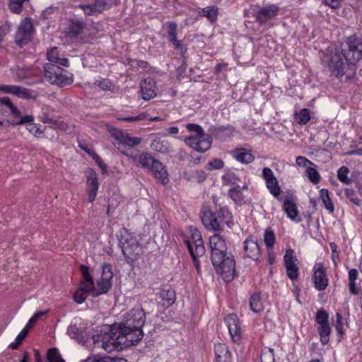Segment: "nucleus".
<instances>
[{
  "mask_svg": "<svg viewBox=\"0 0 362 362\" xmlns=\"http://www.w3.org/2000/svg\"><path fill=\"white\" fill-rule=\"evenodd\" d=\"M146 322V313L141 308H134L124 317L118 330L110 334L93 336L95 346H101L107 352H111L119 345L124 347L136 345L143 337L142 327Z\"/></svg>",
  "mask_w": 362,
  "mask_h": 362,
  "instance_id": "nucleus-1",
  "label": "nucleus"
},
{
  "mask_svg": "<svg viewBox=\"0 0 362 362\" xmlns=\"http://www.w3.org/2000/svg\"><path fill=\"white\" fill-rule=\"evenodd\" d=\"M186 129L194 134L184 139L187 146L200 153H204L211 148V139L209 136L204 134L200 125L189 123L186 125Z\"/></svg>",
  "mask_w": 362,
  "mask_h": 362,
  "instance_id": "nucleus-2",
  "label": "nucleus"
},
{
  "mask_svg": "<svg viewBox=\"0 0 362 362\" xmlns=\"http://www.w3.org/2000/svg\"><path fill=\"white\" fill-rule=\"evenodd\" d=\"M61 65L47 63L44 66L45 76L52 84L65 86L73 83L72 74L62 69Z\"/></svg>",
  "mask_w": 362,
  "mask_h": 362,
  "instance_id": "nucleus-3",
  "label": "nucleus"
},
{
  "mask_svg": "<svg viewBox=\"0 0 362 362\" xmlns=\"http://www.w3.org/2000/svg\"><path fill=\"white\" fill-rule=\"evenodd\" d=\"M218 256V261L214 260V258L211 257L214 267L224 281H232L235 272V261L233 255L226 251L221 253Z\"/></svg>",
  "mask_w": 362,
  "mask_h": 362,
  "instance_id": "nucleus-4",
  "label": "nucleus"
},
{
  "mask_svg": "<svg viewBox=\"0 0 362 362\" xmlns=\"http://www.w3.org/2000/svg\"><path fill=\"white\" fill-rule=\"evenodd\" d=\"M347 49H342L344 58L349 64L355 65L362 58V39L354 35L346 38Z\"/></svg>",
  "mask_w": 362,
  "mask_h": 362,
  "instance_id": "nucleus-5",
  "label": "nucleus"
},
{
  "mask_svg": "<svg viewBox=\"0 0 362 362\" xmlns=\"http://www.w3.org/2000/svg\"><path fill=\"white\" fill-rule=\"evenodd\" d=\"M124 256L130 259H135L142 252V247L136 236L125 231L119 240Z\"/></svg>",
  "mask_w": 362,
  "mask_h": 362,
  "instance_id": "nucleus-6",
  "label": "nucleus"
},
{
  "mask_svg": "<svg viewBox=\"0 0 362 362\" xmlns=\"http://www.w3.org/2000/svg\"><path fill=\"white\" fill-rule=\"evenodd\" d=\"M251 9L256 21L262 25L275 18L279 14L280 8L277 4H266L262 6L253 5Z\"/></svg>",
  "mask_w": 362,
  "mask_h": 362,
  "instance_id": "nucleus-7",
  "label": "nucleus"
},
{
  "mask_svg": "<svg viewBox=\"0 0 362 362\" xmlns=\"http://www.w3.org/2000/svg\"><path fill=\"white\" fill-rule=\"evenodd\" d=\"M113 277L112 266L110 264L105 263L102 266V274L97 284L100 289L98 292L93 293V297H97L100 294L107 293L112 287L111 280Z\"/></svg>",
  "mask_w": 362,
  "mask_h": 362,
  "instance_id": "nucleus-8",
  "label": "nucleus"
},
{
  "mask_svg": "<svg viewBox=\"0 0 362 362\" xmlns=\"http://www.w3.org/2000/svg\"><path fill=\"white\" fill-rule=\"evenodd\" d=\"M33 33V23L29 19H25L18 26L15 35V41L19 46L26 45L32 38Z\"/></svg>",
  "mask_w": 362,
  "mask_h": 362,
  "instance_id": "nucleus-9",
  "label": "nucleus"
},
{
  "mask_svg": "<svg viewBox=\"0 0 362 362\" xmlns=\"http://www.w3.org/2000/svg\"><path fill=\"white\" fill-rule=\"evenodd\" d=\"M342 53L337 52L333 54L328 63V66L332 73H333L337 77L339 78L343 76L347 73V69L351 64H349L346 62L345 64L343 62Z\"/></svg>",
  "mask_w": 362,
  "mask_h": 362,
  "instance_id": "nucleus-10",
  "label": "nucleus"
},
{
  "mask_svg": "<svg viewBox=\"0 0 362 362\" xmlns=\"http://www.w3.org/2000/svg\"><path fill=\"white\" fill-rule=\"evenodd\" d=\"M0 91L23 99H35L37 96L35 91L15 85H0Z\"/></svg>",
  "mask_w": 362,
  "mask_h": 362,
  "instance_id": "nucleus-11",
  "label": "nucleus"
},
{
  "mask_svg": "<svg viewBox=\"0 0 362 362\" xmlns=\"http://www.w3.org/2000/svg\"><path fill=\"white\" fill-rule=\"evenodd\" d=\"M298 259L293 250H288L284 255V263L286 274L289 279L295 280L298 278V267L296 264Z\"/></svg>",
  "mask_w": 362,
  "mask_h": 362,
  "instance_id": "nucleus-12",
  "label": "nucleus"
},
{
  "mask_svg": "<svg viewBox=\"0 0 362 362\" xmlns=\"http://www.w3.org/2000/svg\"><path fill=\"white\" fill-rule=\"evenodd\" d=\"M243 243L245 255L248 258L257 261L261 255L260 246L257 238L250 235L245 240Z\"/></svg>",
  "mask_w": 362,
  "mask_h": 362,
  "instance_id": "nucleus-13",
  "label": "nucleus"
},
{
  "mask_svg": "<svg viewBox=\"0 0 362 362\" xmlns=\"http://www.w3.org/2000/svg\"><path fill=\"white\" fill-rule=\"evenodd\" d=\"M211 255L214 260L218 261L221 253L227 251V246L224 239L218 234H214L209 239Z\"/></svg>",
  "mask_w": 362,
  "mask_h": 362,
  "instance_id": "nucleus-14",
  "label": "nucleus"
},
{
  "mask_svg": "<svg viewBox=\"0 0 362 362\" xmlns=\"http://www.w3.org/2000/svg\"><path fill=\"white\" fill-rule=\"evenodd\" d=\"M152 173L156 180L162 185H166L169 182L168 171L165 165L158 160H155L148 169Z\"/></svg>",
  "mask_w": 362,
  "mask_h": 362,
  "instance_id": "nucleus-15",
  "label": "nucleus"
},
{
  "mask_svg": "<svg viewBox=\"0 0 362 362\" xmlns=\"http://www.w3.org/2000/svg\"><path fill=\"white\" fill-rule=\"evenodd\" d=\"M313 279L315 288L318 291L325 290L328 285V279L326 276L325 269L320 264H316L313 268Z\"/></svg>",
  "mask_w": 362,
  "mask_h": 362,
  "instance_id": "nucleus-16",
  "label": "nucleus"
},
{
  "mask_svg": "<svg viewBox=\"0 0 362 362\" xmlns=\"http://www.w3.org/2000/svg\"><path fill=\"white\" fill-rule=\"evenodd\" d=\"M87 192L88 194V202H93L98 193L99 182L96 173L90 169L87 172Z\"/></svg>",
  "mask_w": 362,
  "mask_h": 362,
  "instance_id": "nucleus-17",
  "label": "nucleus"
},
{
  "mask_svg": "<svg viewBox=\"0 0 362 362\" xmlns=\"http://www.w3.org/2000/svg\"><path fill=\"white\" fill-rule=\"evenodd\" d=\"M225 322L227 325L230 334L235 342L240 339V328L239 327L238 317L235 314H229L225 317Z\"/></svg>",
  "mask_w": 362,
  "mask_h": 362,
  "instance_id": "nucleus-18",
  "label": "nucleus"
},
{
  "mask_svg": "<svg viewBox=\"0 0 362 362\" xmlns=\"http://www.w3.org/2000/svg\"><path fill=\"white\" fill-rule=\"evenodd\" d=\"M141 93L145 100H149L156 96L157 88L153 79L148 78L143 81L141 83Z\"/></svg>",
  "mask_w": 362,
  "mask_h": 362,
  "instance_id": "nucleus-19",
  "label": "nucleus"
},
{
  "mask_svg": "<svg viewBox=\"0 0 362 362\" xmlns=\"http://www.w3.org/2000/svg\"><path fill=\"white\" fill-rule=\"evenodd\" d=\"M185 243L193 259L197 269L199 270V265L198 263V257L202 256L205 252L204 242H199L198 243L192 244L189 240H185Z\"/></svg>",
  "mask_w": 362,
  "mask_h": 362,
  "instance_id": "nucleus-20",
  "label": "nucleus"
},
{
  "mask_svg": "<svg viewBox=\"0 0 362 362\" xmlns=\"http://www.w3.org/2000/svg\"><path fill=\"white\" fill-rule=\"evenodd\" d=\"M201 218L204 226L207 230L218 231L221 229L219 222L210 210L203 211Z\"/></svg>",
  "mask_w": 362,
  "mask_h": 362,
  "instance_id": "nucleus-21",
  "label": "nucleus"
},
{
  "mask_svg": "<svg viewBox=\"0 0 362 362\" xmlns=\"http://www.w3.org/2000/svg\"><path fill=\"white\" fill-rule=\"evenodd\" d=\"M132 161L137 166L149 169L156 160L149 153L143 152L131 156Z\"/></svg>",
  "mask_w": 362,
  "mask_h": 362,
  "instance_id": "nucleus-22",
  "label": "nucleus"
},
{
  "mask_svg": "<svg viewBox=\"0 0 362 362\" xmlns=\"http://www.w3.org/2000/svg\"><path fill=\"white\" fill-rule=\"evenodd\" d=\"M216 355V362H232V356L227 346L222 343H218L214 346Z\"/></svg>",
  "mask_w": 362,
  "mask_h": 362,
  "instance_id": "nucleus-23",
  "label": "nucleus"
},
{
  "mask_svg": "<svg viewBox=\"0 0 362 362\" xmlns=\"http://www.w3.org/2000/svg\"><path fill=\"white\" fill-rule=\"evenodd\" d=\"M48 63H52L62 66L68 67L69 66L68 59L60 55L58 48L54 47L47 53Z\"/></svg>",
  "mask_w": 362,
  "mask_h": 362,
  "instance_id": "nucleus-24",
  "label": "nucleus"
},
{
  "mask_svg": "<svg viewBox=\"0 0 362 362\" xmlns=\"http://www.w3.org/2000/svg\"><path fill=\"white\" fill-rule=\"evenodd\" d=\"M234 127L231 125L212 127H211V133L216 138L226 140L233 136Z\"/></svg>",
  "mask_w": 362,
  "mask_h": 362,
  "instance_id": "nucleus-25",
  "label": "nucleus"
},
{
  "mask_svg": "<svg viewBox=\"0 0 362 362\" xmlns=\"http://www.w3.org/2000/svg\"><path fill=\"white\" fill-rule=\"evenodd\" d=\"M33 115H26L24 116L23 118H21L20 120H18L13 123V125H21V124H27V129L34 134H42L43 132L40 130V129L33 124Z\"/></svg>",
  "mask_w": 362,
  "mask_h": 362,
  "instance_id": "nucleus-26",
  "label": "nucleus"
},
{
  "mask_svg": "<svg viewBox=\"0 0 362 362\" xmlns=\"http://www.w3.org/2000/svg\"><path fill=\"white\" fill-rule=\"evenodd\" d=\"M247 185H244L243 187H240L238 185L233 184L232 187L229 190V195L230 198L235 202L238 204H242L244 202V196L242 193L243 189H247Z\"/></svg>",
  "mask_w": 362,
  "mask_h": 362,
  "instance_id": "nucleus-27",
  "label": "nucleus"
},
{
  "mask_svg": "<svg viewBox=\"0 0 362 362\" xmlns=\"http://www.w3.org/2000/svg\"><path fill=\"white\" fill-rule=\"evenodd\" d=\"M233 157L242 163H250L254 160L253 155L244 148H238L233 152Z\"/></svg>",
  "mask_w": 362,
  "mask_h": 362,
  "instance_id": "nucleus-28",
  "label": "nucleus"
},
{
  "mask_svg": "<svg viewBox=\"0 0 362 362\" xmlns=\"http://www.w3.org/2000/svg\"><path fill=\"white\" fill-rule=\"evenodd\" d=\"M85 28V23L80 21H71L68 27V34L71 37H76L81 34Z\"/></svg>",
  "mask_w": 362,
  "mask_h": 362,
  "instance_id": "nucleus-29",
  "label": "nucleus"
},
{
  "mask_svg": "<svg viewBox=\"0 0 362 362\" xmlns=\"http://www.w3.org/2000/svg\"><path fill=\"white\" fill-rule=\"evenodd\" d=\"M78 8H81L87 16H97L100 14L95 0L90 3H81L78 5Z\"/></svg>",
  "mask_w": 362,
  "mask_h": 362,
  "instance_id": "nucleus-30",
  "label": "nucleus"
},
{
  "mask_svg": "<svg viewBox=\"0 0 362 362\" xmlns=\"http://www.w3.org/2000/svg\"><path fill=\"white\" fill-rule=\"evenodd\" d=\"M151 147L153 150L161 153H167L170 151L169 143L166 141H161L160 139H154L151 144Z\"/></svg>",
  "mask_w": 362,
  "mask_h": 362,
  "instance_id": "nucleus-31",
  "label": "nucleus"
},
{
  "mask_svg": "<svg viewBox=\"0 0 362 362\" xmlns=\"http://www.w3.org/2000/svg\"><path fill=\"white\" fill-rule=\"evenodd\" d=\"M67 334L70 338L76 340L79 343L84 341L85 337L83 335V332L78 329L76 325H70L68 327Z\"/></svg>",
  "mask_w": 362,
  "mask_h": 362,
  "instance_id": "nucleus-32",
  "label": "nucleus"
},
{
  "mask_svg": "<svg viewBox=\"0 0 362 362\" xmlns=\"http://www.w3.org/2000/svg\"><path fill=\"white\" fill-rule=\"evenodd\" d=\"M54 110L49 106L42 107L41 114L39 117L44 123L56 124V121L52 118Z\"/></svg>",
  "mask_w": 362,
  "mask_h": 362,
  "instance_id": "nucleus-33",
  "label": "nucleus"
},
{
  "mask_svg": "<svg viewBox=\"0 0 362 362\" xmlns=\"http://www.w3.org/2000/svg\"><path fill=\"white\" fill-rule=\"evenodd\" d=\"M218 8L216 6H206L202 8V15L206 17L211 23L217 20Z\"/></svg>",
  "mask_w": 362,
  "mask_h": 362,
  "instance_id": "nucleus-34",
  "label": "nucleus"
},
{
  "mask_svg": "<svg viewBox=\"0 0 362 362\" xmlns=\"http://www.w3.org/2000/svg\"><path fill=\"white\" fill-rule=\"evenodd\" d=\"M162 300L168 305H171L175 300V292L170 288L163 289L160 293Z\"/></svg>",
  "mask_w": 362,
  "mask_h": 362,
  "instance_id": "nucleus-35",
  "label": "nucleus"
},
{
  "mask_svg": "<svg viewBox=\"0 0 362 362\" xmlns=\"http://www.w3.org/2000/svg\"><path fill=\"white\" fill-rule=\"evenodd\" d=\"M284 210L291 219H294L298 214L296 204L291 200H286L284 202Z\"/></svg>",
  "mask_w": 362,
  "mask_h": 362,
  "instance_id": "nucleus-36",
  "label": "nucleus"
},
{
  "mask_svg": "<svg viewBox=\"0 0 362 362\" xmlns=\"http://www.w3.org/2000/svg\"><path fill=\"white\" fill-rule=\"evenodd\" d=\"M320 198L324 204L325 207L329 212L332 213L334 211V207L332 202V200L329 197V192L326 189H322L320 191Z\"/></svg>",
  "mask_w": 362,
  "mask_h": 362,
  "instance_id": "nucleus-37",
  "label": "nucleus"
},
{
  "mask_svg": "<svg viewBox=\"0 0 362 362\" xmlns=\"http://www.w3.org/2000/svg\"><path fill=\"white\" fill-rule=\"evenodd\" d=\"M250 309L254 313H259L263 310V303L258 293L253 294L250 299Z\"/></svg>",
  "mask_w": 362,
  "mask_h": 362,
  "instance_id": "nucleus-38",
  "label": "nucleus"
},
{
  "mask_svg": "<svg viewBox=\"0 0 362 362\" xmlns=\"http://www.w3.org/2000/svg\"><path fill=\"white\" fill-rule=\"evenodd\" d=\"M318 332L320 337V341L322 344H327L329 341L331 328L329 324L319 326Z\"/></svg>",
  "mask_w": 362,
  "mask_h": 362,
  "instance_id": "nucleus-39",
  "label": "nucleus"
},
{
  "mask_svg": "<svg viewBox=\"0 0 362 362\" xmlns=\"http://www.w3.org/2000/svg\"><path fill=\"white\" fill-rule=\"evenodd\" d=\"M266 186L269 190V192L274 197H278L281 194V188L279 185L276 177L266 182Z\"/></svg>",
  "mask_w": 362,
  "mask_h": 362,
  "instance_id": "nucleus-40",
  "label": "nucleus"
},
{
  "mask_svg": "<svg viewBox=\"0 0 362 362\" xmlns=\"http://www.w3.org/2000/svg\"><path fill=\"white\" fill-rule=\"evenodd\" d=\"M79 288L86 291L88 294L90 293L92 296L94 292H98V291L95 289V284L93 279H83L80 284Z\"/></svg>",
  "mask_w": 362,
  "mask_h": 362,
  "instance_id": "nucleus-41",
  "label": "nucleus"
},
{
  "mask_svg": "<svg viewBox=\"0 0 362 362\" xmlns=\"http://www.w3.org/2000/svg\"><path fill=\"white\" fill-rule=\"evenodd\" d=\"M141 141L139 137H132L128 134L124 133V136L120 142L121 144L129 147H134L139 145Z\"/></svg>",
  "mask_w": 362,
  "mask_h": 362,
  "instance_id": "nucleus-42",
  "label": "nucleus"
},
{
  "mask_svg": "<svg viewBox=\"0 0 362 362\" xmlns=\"http://www.w3.org/2000/svg\"><path fill=\"white\" fill-rule=\"evenodd\" d=\"M100 14L117 4V0H95Z\"/></svg>",
  "mask_w": 362,
  "mask_h": 362,
  "instance_id": "nucleus-43",
  "label": "nucleus"
},
{
  "mask_svg": "<svg viewBox=\"0 0 362 362\" xmlns=\"http://www.w3.org/2000/svg\"><path fill=\"white\" fill-rule=\"evenodd\" d=\"M264 240L268 249H272L276 241V237L274 233L270 228H267L264 231Z\"/></svg>",
  "mask_w": 362,
  "mask_h": 362,
  "instance_id": "nucleus-44",
  "label": "nucleus"
},
{
  "mask_svg": "<svg viewBox=\"0 0 362 362\" xmlns=\"http://www.w3.org/2000/svg\"><path fill=\"white\" fill-rule=\"evenodd\" d=\"M310 119V112L308 109H302L296 114V120L298 124H305Z\"/></svg>",
  "mask_w": 362,
  "mask_h": 362,
  "instance_id": "nucleus-45",
  "label": "nucleus"
},
{
  "mask_svg": "<svg viewBox=\"0 0 362 362\" xmlns=\"http://www.w3.org/2000/svg\"><path fill=\"white\" fill-rule=\"evenodd\" d=\"M166 29L169 41H176L177 35V24L173 22H168L166 24Z\"/></svg>",
  "mask_w": 362,
  "mask_h": 362,
  "instance_id": "nucleus-46",
  "label": "nucleus"
},
{
  "mask_svg": "<svg viewBox=\"0 0 362 362\" xmlns=\"http://www.w3.org/2000/svg\"><path fill=\"white\" fill-rule=\"evenodd\" d=\"M49 362H65L57 348H52L47 352Z\"/></svg>",
  "mask_w": 362,
  "mask_h": 362,
  "instance_id": "nucleus-47",
  "label": "nucleus"
},
{
  "mask_svg": "<svg viewBox=\"0 0 362 362\" xmlns=\"http://www.w3.org/2000/svg\"><path fill=\"white\" fill-rule=\"evenodd\" d=\"M188 230L192 239L190 241L192 244L198 243L199 242H203L201 233L197 230L196 227L189 226Z\"/></svg>",
  "mask_w": 362,
  "mask_h": 362,
  "instance_id": "nucleus-48",
  "label": "nucleus"
},
{
  "mask_svg": "<svg viewBox=\"0 0 362 362\" xmlns=\"http://www.w3.org/2000/svg\"><path fill=\"white\" fill-rule=\"evenodd\" d=\"M306 175L308 179L314 184H317L320 180V173L314 168H307Z\"/></svg>",
  "mask_w": 362,
  "mask_h": 362,
  "instance_id": "nucleus-49",
  "label": "nucleus"
},
{
  "mask_svg": "<svg viewBox=\"0 0 362 362\" xmlns=\"http://www.w3.org/2000/svg\"><path fill=\"white\" fill-rule=\"evenodd\" d=\"M349 169L345 166H341L337 171L338 179L344 184H349L351 180L348 177Z\"/></svg>",
  "mask_w": 362,
  "mask_h": 362,
  "instance_id": "nucleus-50",
  "label": "nucleus"
},
{
  "mask_svg": "<svg viewBox=\"0 0 362 362\" xmlns=\"http://www.w3.org/2000/svg\"><path fill=\"white\" fill-rule=\"evenodd\" d=\"M29 0H10L9 7L12 12L20 13L22 11L23 4Z\"/></svg>",
  "mask_w": 362,
  "mask_h": 362,
  "instance_id": "nucleus-51",
  "label": "nucleus"
},
{
  "mask_svg": "<svg viewBox=\"0 0 362 362\" xmlns=\"http://www.w3.org/2000/svg\"><path fill=\"white\" fill-rule=\"evenodd\" d=\"M328 313L324 310H318L316 315V321L319 326L328 324Z\"/></svg>",
  "mask_w": 362,
  "mask_h": 362,
  "instance_id": "nucleus-52",
  "label": "nucleus"
},
{
  "mask_svg": "<svg viewBox=\"0 0 362 362\" xmlns=\"http://www.w3.org/2000/svg\"><path fill=\"white\" fill-rule=\"evenodd\" d=\"M87 296L88 293L81 288H78L74 294V300L77 303L81 304L86 300Z\"/></svg>",
  "mask_w": 362,
  "mask_h": 362,
  "instance_id": "nucleus-53",
  "label": "nucleus"
},
{
  "mask_svg": "<svg viewBox=\"0 0 362 362\" xmlns=\"http://www.w3.org/2000/svg\"><path fill=\"white\" fill-rule=\"evenodd\" d=\"M334 327L339 335H342L344 333V324H343V318L340 313H337L336 314V321L334 323Z\"/></svg>",
  "mask_w": 362,
  "mask_h": 362,
  "instance_id": "nucleus-54",
  "label": "nucleus"
},
{
  "mask_svg": "<svg viewBox=\"0 0 362 362\" xmlns=\"http://www.w3.org/2000/svg\"><path fill=\"white\" fill-rule=\"evenodd\" d=\"M147 117V114L146 112L140 113L134 117H119L118 119L124 122H134L139 120L145 119Z\"/></svg>",
  "mask_w": 362,
  "mask_h": 362,
  "instance_id": "nucleus-55",
  "label": "nucleus"
},
{
  "mask_svg": "<svg viewBox=\"0 0 362 362\" xmlns=\"http://www.w3.org/2000/svg\"><path fill=\"white\" fill-rule=\"evenodd\" d=\"M47 310L45 311H40L34 314V315L28 320L27 325H25L27 327L30 329L33 325L40 319V317L46 315Z\"/></svg>",
  "mask_w": 362,
  "mask_h": 362,
  "instance_id": "nucleus-56",
  "label": "nucleus"
},
{
  "mask_svg": "<svg viewBox=\"0 0 362 362\" xmlns=\"http://www.w3.org/2000/svg\"><path fill=\"white\" fill-rule=\"evenodd\" d=\"M95 84L104 90H110L112 88V83L108 79L97 80Z\"/></svg>",
  "mask_w": 362,
  "mask_h": 362,
  "instance_id": "nucleus-57",
  "label": "nucleus"
},
{
  "mask_svg": "<svg viewBox=\"0 0 362 362\" xmlns=\"http://www.w3.org/2000/svg\"><path fill=\"white\" fill-rule=\"evenodd\" d=\"M262 175L265 182H267L269 180H272L276 177L273 171L269 168L267 167H265L262 169Z\"/></svg>",
  "mask_w": 362,
  "mask_h": 362,
  "instance_id": "nucleus-58",
  "label": "nucleus"
},
{
  "mask_svg": "<svg viewBox=\"0 0 362 362\" xmlns=\"http://www.w3.org/2000/svg\"><path fill=\"white\" fill-rule=\"evenodd\" d=\"M209 165L211 169H221L224 165V163L221 159H214L209 163Z\"/></svg>",
  "mask_w": 362,
  "mask_h": 362,
  "instance_id": "nucleus-59",
  "label": "nucleus"
},
{
  "mask_svg": "<svg viewBox=\"0 0 362 362\" xmlns=\"http://www.w3.org/2000/svg\"><path fill=\"white\" fill-rule=\"evenodd\" d=\"M111 134L114 137V139L120 144L124 133L121 130L115 129L111 131Z\"/></svg>",
  "mask_w": 362,
  "mask_h": 362,
  "instance_id": "nucleus-60",
  "label": "nucleus"
},
{
  "mask_svg": "<svg viewBox=\"0 0 362 362\" xmlns=\"http://www.w3.org/2000/svg\"><path fill=\"white\" fill-rule=\"evenodd\" d=\"M9 110L11 115L13 117L18 119V120H20L21 118H23L20 110L13 104L9 107Z\"/></svg>",
  "mask_w": 362,
  "mask_h": 362,
  "instance_id": "nucleus-61",
  "label": "nucleus"
},
{
  "mask_svg": "<svg viewBox=\"0 0 362 362\" xmlns=\"http://www.w3.org/2000/svg\"><path fill=\"white\" fill-rule=\"evenodd\" d=\"M296 163L298 165L303 167H305L307 163L313 165V163L311 161H310L308 159L303 156H298L296 158Z\"/></svg>",
  "mask_w": 362,
  "mask_h": 362,
  "instance_id": "nucleus-62",
  "label": "nucleus"
},
{
  "mask_svg": "<svg viewBox=\"0 0 362 362\" xmlns=\"http://www.w3.org/2000/svg\"><path fill=\"white\" fill-rule=\"evenodd\" d=\"M103 362H127V361L122 357H105Z\"/></svg>",
  "mask_w": 362,
  "mask_h": 362,
  "instance_id": "nucleus-63",
  "label": "nucleus"
},
{
  "mask_svg": "<svg viewBox=\"0 0 362 362\" xmlns=\"http://www.w3.org/2000/svg\"><path fill=\"white\" fill-rule=\"evenodd\" d=\"M326 5L332 8H338L340 6V0H324Z\"/></svg>",
  "mask_w": 362,
  "mask_h": 362,
  "instance_id": "nucleus-64",
  "label": "nucleus"
}]
</instances>
